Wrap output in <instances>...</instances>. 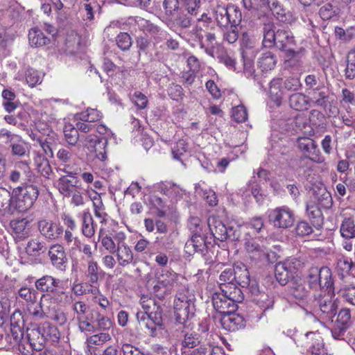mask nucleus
<instances>
[{
  "label": "nucleus",
  "instance_id": "obj_26",
  "mask_svg": "<svg viewBox=\"0 0 355 355\" xmlns=\"http://www.w3.org/2000/svg\"><path fill=\"white\" fill-rule=\"evenodd\" d=\"M100 10L97 0H82L80 6V13L83 20L85 21L87 27L94 19V14Z\"/></svg>",
  "mask_w": 355,
  "mask_h": 355
},
{
  "label": "nucleus",
  "instance_id": "obj_29",
  "mask_svg": "<svg viewBox=\"0 0 355 355\" xmlns=\"http://www.w3.org/2000/svg\"><path fill=\"white\" fill-rule=\"evenodd\" d=\"M14 214L13 194L4 187H0V215Z\"/></svg>",
  "mask_w": 355,
  "mask_h": 355
},
{
  "label": "nucleus",
  "instance_id": "obj_46",
  "mask_svg": "<svg viewBox=\"0 0 355 355\" xmlns=\"http://www.w3.org/2000/svg\"><path fill=\"white\" fill-rule=\"evenodd\" d=\"M214 17L220 26L226 27L230 24L227 7L217 6L214 9Z\"/></svg>",
  "mask_w": 355,
  "mask_h": 355
},
{
  "label": "nucleus",
  "instance_id": "obj_49",
  "mask_svg": "<svg viewBox=\"0 0 355 355\" xmlns=\"http://www.w3.org/2000/svg\"><path fill=\"white\" fill-rule=\"evenodd\" d=\"M98 263L94 259H89L87 261V269L86 276L91 284H96L99 279Z\"/></svg>",
  "mask_w": 355,
  "mask_h": 355
},
{
  "label": "nucleus",
  "instance_id": "obj_13",
  "mask_svg": "<svg viewBox=\"0 0 355 355\" xmlns=\"http://www.w3.org/2000/svg\"><path fill=\"white\" fill-rule=\"evenodd\" d=\"M26 338L27 339L28 349H26L24 344L19 347V351L24 355H32L33 351L40 352L43 349L45 338L39 329H28Z\"/></svg>",
  "mask_w": 355,
  "mask_h": 355
},
{
  "label": "nucleus",
  "instance_id": "obj_53",
  "mask_svg": "<svg viewBox=\"0 0 355 355\" xmlns=\"http://www.w3.org/2000/svg\"><path fill=\"white\" fill-rule=\"evenodd\" d=\"M107 138H102L99 143L95 146V149L92 150L91 153H95V157L100 161L104 162L107 159Z\"/></svg>",
  "mask_w": 355,
  "mask_h": 355
},
{
  "label": "nucleus",
  "instance_id": "obj_1",
  "mask_svg": "<svg viewBox=\"0 0 355 355\" xmlns=\"http://www.w3.org/2000/svg\"><path fill=\"white\" fill-rule=\"evenodd\" d=\"M243 300V293L236 286H221L220 291L212 297V303L216 311L222 315L230 311H236L237 304Z\"/></svg>",
  "mask_w": 355,
  "mask_h": 355
},
{
  "label": "nucleus",
  "instance_id": "obj_58",
  "mask_svg": "<svg viewBox=\"0 0 355 355\" xmlns=\"http://www.w3.org/2000/svg\"><path fill=\"white\" fill-rule=\"evenodd\" d=\"M111 338V336L109 334L101 332L88 337L87 342L89 345H102L107 341L110 340Z\"/></svg>",
  "mask_w": 355,
  "mask_h": 355
},
{
  "label": "nucleus",
  "instance_id": "obj_28",
  "mask_svg": "<svg viewBox=\"0 0 355 355\" xmlns=\"http://www.w3.org/2000/svg\"><path fill=\"white\" fill-rule=\"evenodd\" d=\"M159 189L160 192L166 195L171 201H178L185 195V190L171 182L161 183Z\"/></svg>",
  "mask_w": 355,
  "mask_h": 355
},
{
  "label": "nucleus",
  "instance_id": "obj_16",
  "mask_svg": "<svg viewBox=\"0 0 355 355\" xmlns=\"http://www.w3.org/2000/svg\"><path fill=\"white\" fill-rule=\"evenodd\" d=\"M136 315L140 326L148 329L151 336H157V331L162 329V313L146 315L142 311H138Z\"/></svg>",
  "mask_w": 355,
  "mask_h": 355
},
{
  "label": "nucleus",
  "instance_id": "obj_57",
  "mask_svg": "<svg viewBox=\"0 0 355 355\" xmlns=\"http://www.w3.org/2000/svg\"><path fill=\"white\" fill-rule=\"evenodd\" d=\"M19 296L29 303H34L37 300V293L34 288L21 287L18 291Z\"/></svg>",
  "mask_w": 355,
  "mask_h": 355
},
{
  "label": "nucleus",
  "instance_id": "obj_2",
  "mask_svg": "<svg viewBox=\"0 0 355 355\" xmlns=\"http://www.w3.org/2000/svg\"><path fill=\"white\" fill-rule=\"evenodd\" d=\"M66 175L60 177L55 182V187L64 198H70V203L74 206H82L85 203L84 197L79 185V180L76 173L66 168L60 169Z\"/></svg>",
  "mask_w": 355,
  "mask_h": 355
},
{
  "label": "nucleus",
  "instance_id": "obj_27",
  "mask_svg": "<svg viewBox=\"0 0 355 355\" xmlns=\"http://www.w3.org/2000/svg\"><path fill=\"white\" fill-rule=\"evenodd\" d=\"M49 256L53 266L62 271L65 270L67 259L62 245H53L49 249Z\"/></svg>",
  "mask_w": 355,
  "mask_h": 355
},
{
  "label": "nucleus",
  "instance_id": "obj_37",
  "mask_svg": "<svg viewBox=\"0 0 355 355\" xmlns=\"http://www.w3.org/2000/svg\"><path fill=\"white\" fill-rule=\"evenodd\" d=\"M1 96L3 98L2 106L8 113L13 112L19 107V103L17 100V96L10 89H3Z\"/></svg>",
  "mask_w": 355,
  "mask_h": 355
},
{
  "label": "nucleus",
  "instance_id": "obj_62",
  "mask_svg": "<svg viewBox=\"0 0 355 355\" xmlns=\"http://www.w3.org/2000/svg\"><path fill=\"white\" fill-rule=\"evenodd\" d=\"M352 267V261L351 259L346 257H341L337 262L338 270L340 272L342 276L347 275Z\"/></svg>",
  "mask_w": 355,
  "mask_h": 355
},
{
  "label": "nucleus",
  "instance_id": "obj_30",
  "mask_svg": "<svg viewBox=\"0 0 355 355\" xmlns=\"http://www.w3.org/2000/svg\"><path fill=\"white\" fill-rule=\"evenodd\" d=\"M289 293L299 301L305 300L309 295L301 279L293 277L289 284Z\"/></svg>",
  "mask_w": 355,
  "mask_h": 355
},
{
  "label": "nucleus",
  "instance_id": "obj_3",
  "mask_svg": "<svg viewBox=\"0 0 355 355\" xmlns=\"http://www.w3.org/2000/svg\"><path fill=\"white\" fill-rule=\"evenodd\" d=\"M14 213L26 212L33 207L39 196L37 187L26 184L12 190Z\"/></svg>",
  "mask_w": 355,
  "mask_h": 355
},
{
  "label": "nucleus",
  "instance_id": "obj_17",
  "mask_svg": "<svg viewBox=\"0 0 355 355\" xmlns=\"http://www.w3.org/2000/svg\"><path fill=\"white\" fill-rule=\"evenodd\" d=\"M40 233L49 241L58 240L63 234V227L51 220L40 219L37 221Z\"/></svg>",
  "mask_w": 355,
  "mask_h": 355
},
{
  "label": "nucleus",
  "instance_id": "obj_47",
  "mask_svg": "<svg viewBox=\"0 0 355 355\" xmlns=\"http://www.w3.org/2000/svg\"><path fill=\"white\" fill-rule=\"evenodd\" d=\"M49 294L51 295L53 301L55 302L57 305H65L71 303L72 300V295L70 293L64 291H58L56 288Z\"/></svg>",
  "mask_w": 355,
  "mask_h": 355
},
{
  "label": "nucleus",
  "instance_id": "obj_6",
  "mask_svg": "<svg viewBox=\"0 0 355 355\" xmlns=\"http://www.w3.org/2000/svg\"><path fill=\"white\" fill-rule=\"evenodd\" d=\"M310 288H320V290L329 289L333 286L332 274L328 267H312L304 277Z\"/></svg>",
  "mask_w": 355,
  "mask_h": 355
},
{
  "label": "nucleus",
  "instance_id": "obj_32",
  "mask_svg": "<svg viewBox=\"0 0 355 355\" xmlns=\"http://www.w3.org/2000/svg\"><path fill=\"white\" fill-rule=\"evenodd\" d=\"M311 105V100L303 93H295L289 97V105L295 110H306Z\"/></svg>",
  "mask_w": 355,
  "mask_h": 355
},
{
  "label": "nucleus",
  "instance_id": "obj_24",
  "mask_svg": "<svg viewBox=\"0 0 355 355\" xmlns=\"http://www.w3.org/2000/svg\"><path fill=\"white\" fill-rule=\"evenodd\" d=\"M354 211L343 210L342 216L344 217L340 227V235L346 240L355 238Z\"/></svg>",
  "mask_w": 355,
  "mask_h": 355
},
{
  "label": "nucleus",
  "instance_id": "obj_63",
  "mask_svg": "<svg viewBox=\"0 0 355 355\" xmlns=\"http://www.w3.org/2000/svg\"><path fill=\"white\" fill-rule=\"evenodd\" d=\"M232 118L238 123H242L248 119V112L243 105H238L232 108Z\"/></svg>",
  "mask_w": 355,
  "mask_h": 355
},
{
  "label": "nucleus",
  "instance_id": "obj_45",
  "mask_svg": "<svg viewBox=\"0 0 355 355\" xmlns=\"http://www.w3.org/2000/svg\"><path fill=\"white\" fill-rule=\"evenodd\" d=\"M185 248L187 250L192 248L193 252L203 253L206 250V243L202 236L195 234L190 241L186 243Z\"/></svg>",
  "mask_w": 355,
  "mask_h": 355
},
{
  "label": "nucleus",
  "instance_id": "obj_15",
  "mask_svg": "<svg viewBox=\"0 0 355 355\" xmlns=\"http://www.w3.org/2000/svg\"><path fill=\"white\" fill-rule=\"evenodd\" d=\"M243 51L242 58L243 60L244 70L252 74L254 69V60L256 57L257 50L253 46V40L247 33H244L242 36Z\"/></svg>",
  "mask_w": 355,
  "mask_h": 355
},
{
  "label": "nucleus",
  "instance_id": "obj_35",
  "mask_svg": "<svg viewBox=\"0 0 355 355\" xmlns=\"http://www.w3.org/2000/svg\"><path fill=\"white\" fill-rule=\"evenodd\" d=\"M50 39L37 28H33L28 33V42L32 47H40L50 43Z\"/></svg>",
  "mask_w": 355,
  "mask_h": 355
},
{
  "label": "nucleus",
  "instance_id": "obj_9",
  "mask_svg": "<svg viewBox=\"0 0 355 355\" xmlns=\"http://www.w3.org/2000/svg\"><path fill=\"white\" fill-rule=\"evenodd\" d=\"M208 226L213 236L220 241H224L227 238L232 240H237L239 238L240 235L237 234L236 230H234L232 227H227L216 216H212L208 218Z\"/></svg>",
  "mask_w": 355,
  "mask_h": 355
},
{
  "label": "nucleus",
  "instance_id": "obj_44",
  "mask_svg": "<svg viewBox=\"0 0 355 355\" xmlns=\"http://www.w3.org/2000/svg\"><path fill=\"white\" fill-rule=\"evenodd\" d=\"M195 192L196 194L206 200L210 206H215L217 205L218 200L214 191L209 189H204L202 187L200 184H197L195 186Z\"/></svg>",
  "mask_w": 355,
  "mask_h": 355
},
{
  "label": "nucleus",
  "instance_id": "obj_22",
  "mask_svg": "<svg viewBox=\"0 0 355 355\" xmlns=\"http://www.w3.org/2000/svg\"><path fill=\"white\" fill-rule=\"evenodd\" d=\"M220 323L223 328L229 331H237L245 325L243 317L235 313V311H230L222 315Z\"/></svg>",
  "mask_w": 355,
  "mask_h": 355
},
{
  "label": "nucleus",
  "instance_id": "obj_8",
  "mask_svg": "<svg viewBox=\"0 0 355 355\" xmlns=\"http://www.w3.org/2000/svg\"><path fill=\"white\" fill-rule=\"evenodd\" d=\"M114 240L118 242V248L115 251L116 259L119 266L125 267L135 263L134 254L130 247L125 242L127 236L123 232H117L114 234Z\"/></svg>",
  "mask_w": 355,
  "mask_h": 355
},
{
  "label": "nucleus",
  "instance_id": "obj_23",
  "mask_svg": "<svg viewBox=\"0 0 355 355\" xmlns=\"http://www.w3.org/2000/svg\"><path fill=\"white\" fill-rule=\"evenodd\" d=\"M258 239L252 240V238H243L245 250L250 257L254 260H259L268 256L269 250L263 245L257 242Z\"/></svg>",
  "mask_w": 355,
  "mask_h": 355
},
{
  "label": "nucleus",
  "instance_id": "obj_21",
  "mask_svg": "<svg viewBox=\"0 0 355 355\" xmlns=\"http://www.w3.org/2000/svg\"><path fill=\"white\" fill-rule=\"evenodd\" d=\"M293 260H286L276 264L275 269V275L277 280L282 285L287 284L288 280L293 277V274L296 272V266Z\"/></svg>",
  "mask_w": 355,
  "mask_h": 355
},
{
  "label": "nucleus",
  "instance_id": "obj_36",
  "mask_svg": "<svg viewBox=\"0 0 355 355\" xmlns=\"http://www.w3.org/2000/svg\"><path fill=\"white\" fill-rule=\"evenodd\" d=\"M140 304L144 310L142 312L146 315L162 313L161 306L150 297L143 295L140 299Z\"/></svg>",
  "mask_w": 355,
  "mask_h": 355
},
{
  "label": "nucleus",
  "instance_id": "obj_4",
  "mask_svg": "<svg viewBox=\"0 0 355 355\" xmlns=\"http://www.w3.org/2000/svg\"><path fill=\"white\" fill-rule=\"evenodd\" d=\"M295 40L291 32L286 30H277L275 46L286 51V63L288 67L293 68L300 66L302 63V51H295L291 49Z\"/></svg>",
  "mask_w": 355,
  "mask_h": 355
},
{
  "label": "nucleus",
  "instance_id": "obj_52",
  "mask_svg": "<svg viewBox=\"0 0 355 355\" xmlns=\"http://www.w3.org/2000/svg\"><path fill=\"white\" fill-rule=\"evenodd\" d=\"M235 279V274H234V267L233 268H227L224 270H223L219 275V284L220 287L221 286L225 285H232V286H236V284L234 283Z\"/></svg>",
  "mask_w": 355,
  "mask_h": 355
},
{
  "label": "nucleus",
  "instance_id": "obj_54",
  "mask_svg": "<svg viewBox=\"0 0 355 355\" xmlns=\"http://www.w3.org/2000/svg\"><path fill=\"white\" fill-rule=\"evenodd\" d=\"M44 248V243L42 242L39 237L31 239L26 247V252L29 255H36Z\"/></svg>",
  "mask_w": 355,
  "mask_h": 355
},
{
  "label": "nucleus",
  "instance_id": "obj_38",
  "mask_svg": "<svg viewBox=\"0 0 355 355\" xmlns=\"http://www.w3.org/2000/svg\"><path fill=\"white\" fill-rule=\"evenodd\" d=\"M82 233L87 238H92L95 234L94 220L89 210H85L82 214Z\"/></svg>",
  "mask_w": 355,
  "mask_h": 355
},
{
  "label": "nucleus",
  "instance_id": "obj_25",
  "mask_svg": "<svg viewBox=\"0 0 355 355\" xmlns=\"http://www.w3.org/2000/svg\"><path fill=\"white\" fill-rule=\"evenodd\" d=\"M33 176L28 164L24 162L17 163L15 168L10 172L9 180L13 183H18L22 180L30 181Z\"/></svg>",
  "mask_w": 355,
  "mask_h": 355
},
{
  "label": "nucleus",
  "instance_id": "obj_10",
  "mask_svg": "<svg viewBox=\"0 0 355 355\" xmlns=\"http://www.w3.org/2000/svg\"><path fill=\"white\" fill-rule=\"evenodd\" d=\"M298 342L302 347L307 348L312 355H328L323 339L318 332H307Z\"/></svg>",
  "mask_w": 355,
  "mask_h": 355
},
{
  "label": "nucleus",
  "instance_id": "obj_18",
  "mask_svg": "<svg viewBox=\"0 0 355 355\" xmlns=\"http://www.w3.org/2000/svg\"><path fill=\"white\" fill-rule=\"evenodd\" d=\"M24 321L20 312H15L10 317V330L7 338L12 345H17L21 342L23 338L22 326Z\"/></svg>",
  "mask_w": 355,
  "mask_h": 355
},
{
  "label": "nucleus",
  "instance_id": "obj_59",
  "mask_svg": "<svg viewBox=\"0 0 355 355\" xmlns=\"http://www.w3.org/2000/svg\"><path fill=\"white\" fill-rule=\"evenodd\" d=\"M306 86L314 92L319 91L324 87V84L320 83V78L315 74L308 75L305 78Z\"/></svg>",
  "mask_w": 355,
  "mask_h": 355
},
{
  "label": "nucleus",
  "instance_id": "obj_61",
  "mask_svg": "<svg viewBox=\"0 0 355 355\" xmlns=\"http://www.w3.org/2000/svg\"><path fill=\"white\" fill-rule=\"evenodd\" d=\"M95 324L96 331H107L112 327L113 322L108 317L98 313Z\"/></svg>",
  "mask_w": 355,
  "mask_h": 355
},
{
  "label": "nucleus",
  "instance_id": "obj_56",
  "mask_svg": "<svg viewBox=\"0 0 355 355\" xmlns=\"http://www.w3.org/2000/svg\"><path fill=\"white\" fill-rule=\"evenodd\" d=\"M345 76L348 79L355 78V50L350 51L347 55Z\"/></svg>",
  "mask_w": 355,
  "mask_h": 355
},
{
  "label": "nucleus",
  "instance_id": "obj_50",
  "mask_svg": "<svg viewBox=\"0 0 355 355\" xmlns=\"http://www.w3.org/2000/svg\"><path fill=\"white\" fill-rule=\"evenodd\" d=\"M277 31L272 28L270 24L265 25L263 28V44L266 47L275 46Z\"/></svg>",
  "mask_w": 355,
  "mask_h": 355
},
{
  "label": "nucleus",
  "instance_id": "obj_40",
  "mask_svg": "<svg viewBox=\"0 0 355 355\" xmlns=\"http://www.w3.org/2000/svg\"><path fill=\"white\" fill-rule=\"evenodd\" d=\"M98 240L101 241L102 246L110 253L114 254L118 248L114 236L112 237L105 234L104 229L101 228L98 232Z\"/></svg>",
  "mask_w": 355,
  "mask_h": 355
},
{
  "label": "nucleus",
  "instance_id": "obj_5",
  "mask_svg": "<svg viewBox=\"0 0 355 355\" xmlns=\"http://www.w3.org/2000/svg\"><path fill=\"white\" fill-rule=\"evenodd\" d=\"M178 274L172 270L162 269L157 271L151 292L159 299L164 298L178 286Z\"/></svg>",
  "mask_w": 355,
  "mask_h": 355
},
{
  "label": "nucleus",
  "instance_id": "obj_12",
  "mask_svg": "<svg viewBox=\"0 0 355 355\" xmlns=\"http://www.w3.org/2000/svg\"><path fill=\"white\" fill-rule=\"evenodd\" d=\"M269 220L275 227L288 228L293 225L295 218L293 211L288 207L283 206L270 211Z\"/></svg>",
  "mask_w": 355,
  "mask_h": 355
},
{
  "label": "nucleus",
  "instance_id": "obj_48",
  "mask_svg": "<svg viewBox=\"0 0 355 355\" xmlns=\"http://www.w3.org/2000/svg\"><path fill=\"white\" fill-rule=\"evenodd\" d=\"M9 145L11 148L12 154L15 156L22 157L28 150L27 144L20 136Z\"/></svg>",
  "mask_w": 355,
  "mask_h": 355
},
{
  "label": "nucleus",
  "instance_id": "obj_20",
  "mask_svg": "<svg viewBox=\"0 0 355 355\" xmlns=\"http://www.w3.org/2000/svg\"><path fill=\"white\" fill-rule=\"evenodd\" d=\"M320 291L321 293L318 295V297L315 295V301L317 302V305L320 311L324 313L335 314L336 306L331 299L332 295L334 293L333 286H331L329 289L320 290Z\"/></svg>",
  "mask_w": 355,
  "mask_h": 355
},
{
  "label": "nucleus",
  "instance_id": "obj_41",
  "mask_svg": "<svg viewBox=\"0 0 355 355\" xmlns=\"http://www.w3.org/2000/svg\"><path fill=\"white\" fill-rule=\"evenodd\" d=\"M199 336L196 333H187L182 341V352L183 355L191 354L190 351L200 345Z\"/></svg>",
  "mask_w": 355,
  "mask_h": 355
},
{
  "label": "nucleus",
  "instance_id": "obj_42",
  "mask_svg": "<svg viewBox=\"0 0 355 355\" xmlns=\"http://www.w3.org/2000/svg\"><path fill=\"white\" fill-rule=\"evenodd\" d=\"M282 78H274L270 83L269 94L277 105H280L283 97V91L281 88Z\"/></svg>",
  "mask_w": 355,
  "mask_h": 355
},
{
  "label": "nucleus",
  "instance_id": "obj_19",
  "mask_svg": "<svg viewBox=\"0 0 355 355\" xmlns=\"http://www.w3.org/2000/svg\"><path fill=\"white\" fill-rule=\"evenodd\" d=\"M15 239L17 241H23L28 238L32 232L31 222L27 218H17L10 223Z\"/></svg>",
  "mask_w": 355,
  "mask_h": 355
},
{
  "label": "nucleus",
  "instance_id": "obj_34",
  "mask_svg": "<svg viewBox=\"0 0 355 355\" xmlns=\"http://www.w3.org/2000/svg\"><path fill=\"white\" fill-rule=\"evenodd\" d=\"M234 281L241 287H248L250 282V272L246 267L242 263H238L234 265Z\"/></svg>",
  "mask_w": 355,
  "mask_h": 355
},
{
  "label": "nucleus",
  "instance_id": "obj_39",
  "mask_svg": "<svg viewBox=\"0 0 355 355\" xmlns=\"http://www.w3.org/2000/svg\"><path fill=\"white\" fill-rule=\"evenodd\" d=\"M277 58L270 51L263 53L258 60V67L262 71H268L273 69L277 64Z\"/></svg>",
  "mask_w": 355,
  "mask_h": 355
},
{
  "label": "nucleus",
  "instance_id": "obj_14",
  "mask_svg": "<svg viewBox=\"0 0 355 355\" xmlns=\"http://www.w3.org/2000/svg\"><path fill=\"white\" fill-rule=\"evenodd\" d=\"M101 113L96 109L89 108L76 115L77 130L83 132L91 131L94 125L92 123L96 122L101 118Z\"/></svg>",
  "mask_w": 355,
  "mask_h": 355
},
{
  "label": "nucleus",
  "instance_id": "obj_33",
  "mask_svg": "<svg viewBox=\"0 0 355 355\" xmlns=\"http://www.w3.org/2000/svg\"><path fill=\"white\" fill-rule=\"evenodd\" d=\"M59 284V279L46 275L37 279L35 282V286L38 291L50 293L58 286Z\"/></svg>",
  "mask_w": 355,
  "mask_h": 355
},
{
  "label": "nucleus",
  "instance_id": "obj_64",
  "mask_svg": "<svg viewBox=\"0 0 355 355\" xmlns=\"http://www.w3.org/2000/svg\"><path fill=\"white\" fill-rule=\"evenodd\" d=\"M340 295L349 304L355 306V287H347L340 289Z\"/></svg>",
  "mask_w": 355,
  "mask_h": 355
},
{
  "label": "nucleus",
  "instance_id": "obj_31",
  "mask_svg": "<svg viewBox=\"0 0 355 355\" xmlns=\"http://www.w3.org/2000/svg\"><path fill=\"white\" fill-rule=\"evenodd\" d=\"M263 227V221L261 218H253L249 222L244 223L239 226V232L243 234V238H252L251 232L252 234H257L261 232Z\"/></svg>",
  "mask_w": 355,
  "mask_h": 355
},
{
  "label": "nucleus",
  "instance_id": "obj_55",
  "mask_svg": "<svg viewBox=\"0 0 355 355\" xmlns=\"http://www.w3.org/2000/svg\"><path fill=\"white\" fill-rule=\"evenodd\" d=\"M40 306L46 315L53 313L57 309V304L53 301L51 295L49 293L43 294L40 299Z\"/></svg>",
  "mask_w": 355,
  "mask_h": 355
},
{
  "label": "nucleus",
  "instance_id": "obj_51",
  "mask_svg": "<svg viewBox=\"0 0 355 355\" xmlns=\"http://www.w3.org/2000/svg\"><path fill=\"white\" fill-rule=\"evenodd\" d=\"M64 135L65 140L71 146H75L79 139L78 132L71 124L64 125Z\"/></svg>",
  "mask_w": 355,
  "mask_h": 355
},
{
  "label": "nucleus",
  "instance_id": "obj_60",
  "mask_svg": "<svg viewBox=\"0 0 355 355\" xmlns=\"http://www.w3.org/2000/svg\"><path fill=\"white\" fill-rule=\"evenodd\" d=\"M77 322L79 330L83 333L92 334L96 331V324L89 321L87 316L77 320Z\"/></svg>",
  "mask_w": 355,
  "mask_h": 355
},
{
  "label": "nucleus",
  "instance_id": "obj_43",
  "mask_svg": "<svg viewBox=\"0 0 355 355\" xmlns=\"http://www.w3.org/2000/svg\"><path fill=\"white\" fill-rule=\"evenodd\" d=\"M34 162L38 172L44 177H49L51 172V168L46 157L39 153H35Z\"/></svg>",
  "mask_w": 355,
  "mask_h": 355
},
{
  "label": "nucleus",
  "instance_id": "obj_11",
  "mask_svg": "<svg viewBox=\"0 0 355 355\" xmlns=\"http://www.w3.org/2000/svg\"><path fill=\"white\" fill-rule=\"evenodd\" d=\"M298 148L313 162L322 164L325 157L321 154L316 142L309 137H300L297 139Z\"/></svg>",
  "mask_w": 355,
  "mask_h": 355
},
{
  "label": "nucleus",
  "instance_id": "obj_7",
  "mask_svg": "<svg viewBox=\"0 0 355 355\" xmlns=\"http://www.w3.org/2000/svg\"><path fill=\"white\" fill-rule=\"evenodd\" d=\"M174 310L177 322L184 324L193 315V298L179 293L174 302Z\"/></svg>",
  "mask_w": 355,
  "mask_h": 355
}]
</instances>
